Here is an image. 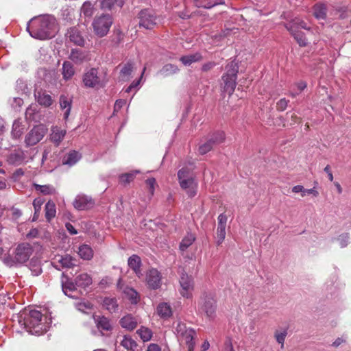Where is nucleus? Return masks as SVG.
I'll use <instances>...</instances> for the list:
<instances>
[{
	"label": "nucleus",
	"instance_id": "1",
	"mask_svg": "<svg viewBox=\"0 0 351 351\" xmlns=\"http://www.w3.org/2000/svg\"><path fill=\"white\" fill-rule=\"evenodd\" d=\"M27 30L34 38L39 40L51 38L58 31L56 19L51 15L34 17L27 23Z\"/></svg>",
	"mask_w": 351,
	"mask_h": 351
},
{
	"label": "nucleus",
	"instance_id": "2",
	"mask_svg": "<svg viewBox=\"0 0 351 351\" xmlns=\"http://www.w3.org/2000/svg\"><path fill=\"white\" fill-rule=\"evenodd\" d=\"M19 322L31 334H43L49 328L47 317L36 310L25 311L21 314Z\"/></svg>",
	"mask_w": 351,
	"mask_h": 351
},
{
	"label": "nucleus",
	"instance_id": "3",
	"mask_svg": "<svg viewBox=\"0 0 351 351\" xmlns=\"http://www.w3.org/2000/svg\"><path fill=\"white\" fill-rule=\"evenodd\" d=\"M108 82L107 71L96 68H90L82 75V82L85 87L99 89Z\"/></svg>",
	"mask_w": 351,
	"mask_h": 351
},
{
	"label": "nucleus",
	"instance_id": "4",
	"mask_svg": "<svg viewBox=\"0 0 351 351\" xmlns=\"http://www.w3.org/2000/svg\"><path fill=\"white\" fill-rule=\"evenodd\" d=\"M174 333L176 335L180 345H185L188 351H193L195 346V332L186 324L178 320L173 323Z\"/></svg>",
	"mask_w": 351,
	"mask_h": 351
},
{
	"label": "nucleus",
	"instance_id": "5",
	"mask_svg": "<svg viewBox=\"0 0 351 351\" xmlns=\"http://www.w3.org/2000/svg\"><path fill=\"white\" fill-rule=\"evenodd\" d=\"M180 186L189 197H193L197 194V182L187 167H183L178 172Z\"/></svg>",
	"mask_w": 351,
	"mask_h": 351
},
{
	"label": "nucleus",
	"instance_id": "6",
	"mask_svg": "<svg viewBox=\"0 0 351 351\" xmlns=\"http://www.w3.org/2000/svg\"><path fill=\"white\" fill-rule=\"evenodd\" d=\"M199 309L208 318L213 319L217 309L215 294L213 292H204L199 301Z\"/></svg>",
	"mask_w": 351,
	"mask_h": 351
},
{
	"label": "nucleus",
	"instance_id": "7",
	"mask_svg": "<svg viewBox=\"0 0 351 351\" xmlns=\"http://www.w3.org/2000/svg\"><path fill=\"white\" fill-rule=\"evenodd\" d=\"M226 69V73L222 76L223 88L225 92L231 95L234 93L237 85L236 80L239 68L237 64L232 61L228 64Z\"/></svg>",
	"mask_w": 351,
	"mask_h": 351
},
{
	"label": "nucleus",
	"instance_id": "8",
	"mask_svg": "<svg viewBox=\"0 0 351 351\" xmlns=\"http://www.w3.org/2000/svg\"><path fill=\"white\" fill-rule=\"evenodd\" d=\"M112 23V18L108 14L95 16L92 23L95 34L99 37L105 36L108 33Z\"/></svg>",
	"mask_w": 351,
	"mask_h": 351
},
{
	"label": "nucleus",
	"instance_id": "9",
	"mask_svg": "<svg viewBox=\"0 0 351 351\" xmlns=\"http://www.w3.org/2000/svg\"><path fill=\"white\" fill-rule=\"evenodd\" d=\"M139 25L147 29H152L157 25V16L153 11L145 9L138 14Z\"/></svg>",
	"mask_w": 351,
	"mask_h": 351
},
{
	"label": "nucleus",
	"instance_id": "10",
	"mask_svg": "<svg viewBox=\"0 0 351 351\" xmlns=\"http://www.w3.org/2000/svg\"><path fill=\"white\" fill-rule=\"evenodd\" d=\"M47 129L43 125L34 127L26 135L25 142L27 146H32L40 142L45 136Z\"/></svg>",
	"mask_w": 351,
	"mask_h": 351
},
{
	"label": "nucleus",
	"instance_id": "11",
	"mask_svg": "<svg viewBox=\"0 0 351 351\" xmlns=\"http://www.w3.org/2000/svg\"><path fill=\"white\" fill-rule=\"evenodd\" d=\"M32 253V248L28 243L19 244L12 256V261L15 263H24Z\"/></svg>",
	"mask_w": 351,
	"mask_h": 351
},
{
	"label": "nucleus",
	"instance_id": "12",
	"mask_svg": "<svg viewBox=\"0 0 351 351\" xmlns=\"http://www.w3.org/2000/svg\"><path fill=\"white\" fill-rule=\"evenodd\" d=\"M180 284L181 286L180 294L184 298H191L194 288L193 278L186 274H182Z\"/></svg>",
	"mask_w": 351,
	"mask_h": 351
},
{
	"label": "nucleus",
	"instance_id": "13",
	"mask_svg": "<svg viewBox=\"0 0 351 351\" xmlns=\"http://www.w3.org/2000/svg\"><path fill=\"white\" fill-rule=\"evenodd\" d=\"M161 274L156 269H151L146 274V282L152 289H157L161 286Z\"/></svg>",
	"mask_w": 351,
	"mask_h": 351
},
{
	"label": "nucleus",
	"instance_id": "14",
	"mask_svg": "<svg viewBox=\"0 0 351 351\" xmlns=\"http://www.w3.org/2000/svg\"><path fill=\"white\" fill-rule=\"evenodd\" d=\"M73 206L79 210H86L92 208L95 204L94 200L85 195H78L73 201Z\"/></svg>",
	"mask_w": 351,
	"mask_h": 351
},
{
	"label": "nucleus",
	"instance_id": "15",
	"mask_svg": "<svg viewBox=\"0 0 351 351\" xmlns=\"http://www.w3.org/2000/svg\"><path fill=\"white\" fill-rule=\"evenodd\" d=\"M69 58L76 64H81L90 60L88 52L80 49H72Z\"/></svg>",
	"mask_w": 351,
	"mask_h": 351
},
{
	"label": "nucleus",
	"instance_id": "16",
	"mask_svg": "<svg viewBox=\"0 0 351 351\" xmlns=\"http://www.w3.org/2000/svg\"><path fill=\"white\" fill-rule=\"evenodd\" d=\"M67 39L74 45L82 47L84 45V38L77 27H73L68 29L66 34Z\"/></svg>",
	"mask_w": 351,
	"mask_h": 351
},
{
	"label": "nucleus",
	"instance_id": "17",
	"mask_svg": "<svg viewBox=\"0 0 351 351\" xmlns=\"http://www.w3.org/2000/svg\"><path fill=\"white\" fill-rule=\"evenodd\" d=\"M285 28L289 31L291 35L295 38L300 47H306L308 44L307 39L302 31L296 29L295 26L285 25Z\"/></svg>",
	"mask_w": 351,
	"mask_h": 351
},
{
	"label": "nucleus",
	"instance_id": "18",
	"mask_svg": "<svg viewBox=\"0 0 351 351\" xmlns=\"http://www.w3.org/2000/svg\"><path fill=\"white\" fill-rule=\"evenodd\" d=\"M51 133L50 134V140L55 144L56 146H59L60 143L64 139L66 131L58 126H53L51 128Z\"/></svg>",
	"mask_w": 351,
	"mask_h": 351
},
{
	"label": "nucleus",
	"instance_id": "19",
	"mask_svg": "<svg viewBox=\"0 0 351 351\" xmlns=\"http://www.w3.org/2000/svg\"><path fill=\"white\" fill-rule=\"evenodd\" d=\"M313 15L318 20H326L327 17V5L323 3H315L312 8Z\"/></svg>",
	"mask_w": 351,
	"mask_h": 351
},
{
	"label": "nucleus",
	"instance_id": "20",
	"mask_svg": "<svg viewBox=\"0 0 351 351\" xmlns=\"http://www.w3.org/2000/svg\"><path fill=\"white\" fill-rule=\"evenodd\" d=\"M94 320L97 328L101 330L110 331L112 329V326L110 320L104 316L95 315Z\"/></svg>",
	"mask_w": 351,
	"mask_h": 351
},
{
	"label": "nucleus",
	"instance_id": "21",
	"mask_svg": "<svg viewBox=\"0 0 351 351\" xmlns=\"http://www.w3.org/2000/svg\"><path fill=\"white\" fill-rule=\"evenodd\" d=\"M25 159V155L22 150L15 149L10 154L8 157V162L10 164L18 165L21 164Z\"/></svg>",
	"mask_w": 351,
	"mask_h": 351
},
{
	"label": "nucleus",
	"instance_id": "22",
	"mask_svg": "<svg viewBox=\"0 0 351 351\" xmlns=\"http://www.w3.org/2000/svg\"><path fill=\"white\" fill-rule=\"evenodd\" d=\"M35 97L37 102L44 107H49L53 104L52 97L45 91L37 92Z\"/></svg>",
	"mask_w": 351,
	"mask_h": 351
},
{
	"label": "nucleus",
	"instance_id": "23",
	"mask_svg": "<svg viewBox=\"0 0 351 351\" xmlns=\"http://www.w3.org/2000/svg\"><path fill=\"white\" fill-rule=\"evenodd\" d=\"M137 324L136 319L131 315H127L120 320L121 326L128 330H134L137 326Z\"/></svg>",
	"mask_w": 351,
	"mask_h": 351
},
{
	"label": "nucleus",
	"instance_id": "24",
	"mask_svg": "<svg viewBox=\"0 0 351 351\" xmlns=\"http://www.w3.org/2000/svg\"><path fill=\"white\" fill-rule=\"evenodd\" d=\"M72 99L67 96L61 95L60 97V106L62 110H65L64 112V119H67L71 109Z\"/></svg>",
	"mask_w": 351,
	"mask_h": 351
},
{
	"label": "nucleus",
	"instance_id": "25",
	"mask_svg": "<svg viewBox=\"0 0 351 351\" xmlns=\"http://www.w3.org/2000/svg\"><path fill=\"white\" fill-rule=\"evenodd\" d=\"M75 71L73 64L69 61H64L62 64V74L64 80H69L75 75Z\"/></svg>",
	"mask_w": 351,
	"mask_h": 351
},
{
	"label": "nucleus",
	"instance_id": "26",
	"mask_svg": "<svg viewBox=\"0 0 351 351\" xmlns=\"http://www.w3.org/2000/svg\"><path fill=\"white\" fill-rule=\"evenodd\" d=\"M81 158V154L76 152L72 151L66 154L63 159L62 163L69 166L74 165Z\"/></svg>",
	"mask_w": 351,
	"mask_h": 351
},
{
	"label": "nucleus",
	"instance_id": "27",
	"mask_svg": "<svg viewBox=\"0 0 351 351\" xmlns=\"http://www.w3.org/2000/svg\"><path fill=\"white\" fill-rule=\"evenodd\" d=\"M60 264L62 267H71L75 265V260L69 255L58 256L55 258L53 264Z\"/></svg>",
	"mask_w": 351,
	"mask_h": 351
},
{
	"label": "nucleus",
	"instance_id": "28",
	"mask_svg": "<svg viewBox=\"0 0 351 351\" xmlns=\"http://www.w3.org/2000/svg\"><path fill=\"white\" fill-rule=\"evenodd\" d=\"M125 297L130 301L132 304H137L140 300L138 293L132 287H127L123 290Z\"/></svg>",
	"mask_w": 351,
	"mask_h": 351
},
{
	"label": "nucleus",
	"instance_id": "29",
	"mask_svg": "<svg viewBox=\"0 0 351 351\" xmlns=\"http://www.w3.org/2000/svg\"><path fill=\"white\" fill-rule=\"evenodd\" d=\"M141 258L137 255H132L128 259L129 267L135 272L137 276H140L141 273Z\"/></svg>",
	"mask_w": 351,
	"mask_h": 351
},
{
	"label": "nucleus",
	"instance_id": "30",
	"mask_svg": "<svg viewBox=\"0 0 351 351\" xmlns=\"http://www.w3.org/2000/svg\"><path fill=\"white\" fill-rule=\"evenodd\" d=\"M202 55L199 53H195L193 54L183 56L180 58V60L184 65L190 66L191 64L194 62H197L202 60Z\"/></svg>",
	"mask_w": 351,
	"mask_h": 351
},
{
	"label": "nucleus",
	"instance_id": "31",
	"mask_svg": "<svg viewBox=\"0 0 351 351\" xmlns=\"http://www.w3.org/2000/svg\"><path fill=\"white\" fill-rule=\"evenodd\" d=\"M75 285L78 287L86 288L92 284V278L87 274H81L75 280Z\"/></svg>",
	"mask_w": 351,
	"mask_h": 351
},
{
	"label": "nucleus",
	"instance_id": "32",
	"mask_svg": "<svg viewBox=\"0 0 351 351\" xmlns=\"http://www.w3.org/2000/svg\"><path fill=\"white\" fill-rule=\"evenodd\" d=\"M156 310L158 315L162 318H168L172 314L170 305L166 302L159 304Z\"/></svg>",
	"mask_w": 351,
	"mask_h": 351
},
{
	"label": "nucleus",
	"instance_id": "33",
	"mask_svg": "<svg viewBox=\"0 0 351 351\" xmlns=\"http://www.w3.org/2000/svg\"><path fill=\"white\" fill-rule=\"evenodd\" d=\"M78 254L84 260H90L93 257V250L89 245L84 244L79 247Z\"/></svg>",
	"mask_w": 351,
	"mask_h": 351
},
{
	"label": "nucleus",
	"instance_id": "34",
	"mask_svg": "<svg viewBox=\"0 0 351 351\" xmlns=\"http://www.w3.org/2000/svg\"><path fill=\"white\" fill-rule=\"evenodd\" d=\"M195 240V237L193 234L188 233L181 241L179 248L180 251L184 252L189 247H190Z\"/></svg>",
	"mask_w": 351,
	"mask_h": 351
},
{
	"label": "nucleus",
	"instance_id": "35",
	"mask_svg": "<svg viewBox=\"0 0 351 351\" xmlns=\"http://www.w3.org/2000/svg\"><path fill=\"white\" fill-rule=\"evenodd\" d=\"M34 187L36 191L45 195H54L56 193L55 187L50 184L40 185L38 184H34Z\"/></svg>",
	"mask_w": 351,
	"mask_h": 351
},
{
	"label": "nucleus",
	"instance_id": "36",
	"mask_svg": "<svg viewBox=\"0 0 351 351\" xmlns=\"http://www.w3.org/2000/svg\"><path fill=\"white\" fill-rule=\"evenodd\" d=\"M120 344L126 350L135 351L138 347L136 342L130 337L124 336L121 341Z\"/></svg>",
	"mask_w": 351,
	"mask_h": 351
},
{
	"label": "nucleus",
	"instance_id": "37",
	"mask_svg": "<svg viewBox=\"0 0 351 351\" xmlns=\"http://www.w3.org/2000/svg\"><path fill=\"white\" fill-rule=\"evenodd\" d=\"M56 214V204L52 201H48L45 205V217L48 221H50L55 217Z\"/></svg>",
	"mask_w": 351,
	"mask_h": 351
},
{
	"label": "nucleus",
	"instance_id": "38",
	"mask_svg": "<svg viewBox=\"0 0 351 351\" xmlns=\"http://www.w3.org/2000/svg\"><path fill=\"white\" fill-rule=\"evenodd\" d=\"M133 71V65L132 63L128 62L123 64L120 71V77L123 81L129 80Z\"/></svg>",
	"mask_w": 351,
	"mask_h": 351
},
{
	"label": "nucleus",
	"instance_id": "39",
	"mask_svg": "<svg viewBox=\"0 0 351 351\" xmlns=\"http://www.w3.org/2000/svg\"><path fill=\"white\" fill-rule=\"evenodd\" d=\"M179 71L178 67L172 64H167L162 66V68L160 70L159 73L164 76H169L173 74H175Z\"/></svg>",
	"mask_w": 351,
	"mask_h": 351
},
{
	"label": "nucleus",
	"instance_id": "40",
	"mask_svg": "<svg viewBox=\"0 0 351 351\" xmlns=\"http://www.w3.org/2000/svg\"><path fill=\"white\" fill-rule=\"evenodd\" d=\"M104 307L109 312H114L118 308V304L115 298H106L103 301Z\"/></svg>",
	"mask_w": 351,
	"mask_h": 351
},
{
	"label": "nucleus",
	"instance_id": "41",
	"mask_svg": "<svg viewBox=\"0 0 351 351\" xmlns=\"http://www.w3.org/2000/svg\"><path fill=\"white\" fill-rule=\"evenodd\" d=\"M94 12V5L90 1H85L81 8V13L84 16L90 18L93 15Z\"/></svg>",
	"mask_w": 351,
	"mask_h": 351
},
{
	"label": "nucleus",
	"instance_id": "42",
	"mask_svg": "<svg viewBox=\"0 0 351 351\" xmlns=\"http://www.w3.org/2000/svg\"><path fill=\"white\" fill-rule=\"evenodd\" d=\"M136 332L144 342L149 341L153 335L152 330L145 326L141 327Z\"/></svg>",
	"mask_w": 351,
	"mask_h": 351
},
{
	"label": "nucleus",
	"instance_id": "43",
	"mask_svg": "<svg viewBox=\"0 0 351 351\" xmlns=\"http://www.w3.org/2000/svg\"><path fill=\"white\" fill-rule=\"evenodd\" d=\"M285 25L295 26L296 29H304L306 30H310V28L307 26L306 22H304L302 19L297 18L288 23L285 24Z\"/></svg>",
	"mask_w": 351,
	"mask_h": 351
},
{
	"label": "nucleus",
	"instance_id": "44",
	"mask_svg": "<svg viewBox=\"0 0 351 351\" xmlns=\"http://www.w3.org/2000/svg\"><path fill=\"white\" fill-rule=\"evenodd\" d=\"M23 125L19 121H15L12 125V134L15 138H19L23 132Z\"/></svg>",
	"mask_w": 351,
	"mask_h": 351
},
{
	"label": "nucleus",
	"instance_id": "45",
	"mask_svg": "<svg viewBox=\"0 0 351 351\" xmlns=\"http://www.w3.org/2000/svg\"><path fill=\"white\" fill-rule=\"evenodd\" d=\"M138 173V171H132L130 173H126L121 174L119 176V180L121 183L128 184L132 182L135 178L136 175Z\"/></svg>",
	"mask_w": 351,
	"mask_h": 351
},
{
	"label": "nucleus",
	"instance_id": "46",
	"mask_svg": "<svg viewBox=\"0 0 351 351\" xmlns=\"http://www.w3.org/2000/svg\"><path fill=\"white\" fill-rule=\"evenodd\" d=\"M215 145L208 139L206 142L201 144L199 146V152L200 154L204 155L210 152Z\"/></svg>",
	"mask_w": 351,
	"mask_h": 351
},
{
	"label": "nucleus",
	"instance_id": "47",
	"mask_svg": "<svg viewBox=\"0 0 351 351\" xmlns=\"http://www.w3.org/2000/svg\"><path fill=\"white\" fill-rule=\"evenodd\" d=\"M226 237V226H217V245H220Z\"/></svg>",
	"mask_w": 351,
	"mask_h": 351
},
{
	"label": "nucleus",
	"instance_id": "48",
	"mask_svg": "<svg viewBox=\"0 0 351 351\" xmlns=\"http://www.w3.org/2000/svg\"><path fill=\"white\" fill-rule=\"evenodd\" d=\"M209 139L214 145L220 144L225 140V134L223 132H217Z\"/></svg>",
	"mask_w": 351,
	"mask_h": 351
},
{
	"label": "nucleus",
	"instance_id": "49",
	"mask_svg": "<svg viewBox=\"0 0 351 351\" xmlns=\"http://www.w3.org/2000/svg\"><path fill=\"white\" fill-rule=\"evenodd\" d=\"M295 86L297 87V90H291V92H290V95L292 97H295L300 93H301L302 90H304L306 87V83L305 82L301 81V82L295 84Z\"/></svg>",
	"mask_w": 351,
	"mask_h": 351
},
{
	"label": "nucleus",
	"instance_id": "50",
	"mask_svg": "<svg viewBox=\"0 0 351 351\" xmlns=\"http://www.w3.org/2000/svg\"><path fill=\"white\" fill-rule=\"evenodd\" d=\"M76 287L75 282H66L65 283H62V289L66 295H69V292L75 290Z\"/></svg>",
	"mask_w": 351,
	"mask_h": 351
},
{
	"label": "nucleus",
	"instance_id": "51",
	"mask_svg": "<svg viewBox=\"0 0 351 351\" xmlns=\"http://www.w3.org/2000/svg\"><path fill=\"white\" fill-rule=\"evenodd\" d=\"M287 335V332L286 330H283L281 331L277 330L275 332V338H276L277 342L278 343H280L282 345V346H283Z\"/></svg>",
	"mask_w": 351,
	"mask_h": 351
},
{
	"label": "nucleus",
	"instance_id": "52",
	"mask_svg": "<svg viewBox=\"0 0 351 351\" xmlns=\"http://www.w3.org/2000/svg\"><path fill=\"white\" fill-rule=\"evenodd\" d=\"M145 183L147 186L148 190L150 193V195L152 196L154 193L155 186H157L156 181L155 178H150L145 180Z\"/></svg>",
	"mask_w": 351,
	"mask_h": 351
},
{
	"label": "nucleus",
	"instance_id": "53",
	"mask_svg": "<svg viewBox=\"0 0 351 351\" xmlns=\"http://www.w3.org/2000/svg\"><path fill=\"white\" fill-rule=\"evenodd\" d=\"M194 1L195 2V5L197 7L204 8L206 9H210L218 3L211 2L203 3L202 1H201V0H194Z\"/></svg>",
	"mask_w": 351,
	"mask_h": 351
},
{
	"label": "nucleus",
	"instance_id": "54",
	"mask_svg": "<svg viewBox=\"0 0 351 351\" xmlns=\"http://www.w3.org/2000/svg\"><path fill=\"white\" fill-rule=\"evenodd\" d=\"M289 102V101L285 98L280 99L276 104L277 110L284 111L287 108Z\"/></svg>",
	"mask_w": 351,
	"mask_h": 351
},
{
	"label": "nucleus",
	"instance_id": "55",
	"mask_svg": "<svg viewBox=\"0 0 351 351\" xmlns=\"http://www.w3.org/2000/svg\"><path fill=\"white\" fill-rule=\"evenodd\" d=\"M114 5V0H103L101 3V9L111 10Z\"/></svg>",
	"mask_w": 351,
	"mask_h": 351
},
{
	"label": "nucleus",
	"instance_id": "56",
	"mask_svg": "<svg viewBox=\"0 0 351 351\" xmlns=\"http://www.w3.org/2000/svg\"><path fill=\"white\" fill-rule=\"evenodd\" d=\"M43 204V200H42L40 198H36L34 200L33 206H34V210H35V215H36V213H39Z\"/></svg>",
	"mask_w": 351,
	"mask_h": 351
},
{
	"label": "nucleus",
	"instance_id": "57",
	"mask_svg": "<svg viewBox=\"0 0 351 351\" xmlns=\"http://www.w3.org/2000/svg\"><path fill=\"white\" fill-rule=\"evenodd\" d=\"M349 236L348 234H341L339 237L338 241L341 247H344L348 245Z\"/></svg>",
	"mask_w": 351,
	"mask_h": 351
},
{
	"label": "nucleus",
	"instance_id": "58",
	"mask_svg": "<svg viewBox=\"0 0 351 351\" xmlns=\"http://www.w3.org/2000/svg\"><path fill=\"white\" fill-rule=\"evenodd\" d=\"M145 71V68H144V69H143V71ZM143 73H144V72H143ZM143 73H142V75H141V77H140V79H139V80H136V81H134V82H132V84H130V85L127 88V89H126V90H125L127 93L130 92V91L132 90V88H136V87H137V86L139 85L140 82H141V78H142V77H143Z\"/></svg>",
	"mask_w": 351,
	"mask_h": 351
},
{
	"label": "nucleus",
	"instance_id": "59",
	"mask_svg": "<svg viewBox=\"0 0 351 351\" xmlns=\"http://www.w3.org/2000/svg\"><path fill=\"white\" fill-rule=\"evenodd\" d=\"M227 217L224 214L218 216V226H226Z\"/></svg>",
	"mask_w": 351,
	"mask_h": 351
},
{
	"label": "nucleus",
	"instance_id": "60",
	"mask_svg": "<svg viewBox=\"0 0 351 351\" xmlns=\"http://www.w3.org/2000/svg\"><path fill=\"white\" fill-rule=\"evenodd\" d=\"M125 101L123 99L117 100L114 106V112L119 110L125 104Z\"/></svg>",
	"mask_w": 351,
	"mask_h": 351
},
{
	"label": "nucleus",
	"instance_id": "61",
	"mask_svg": "<svg viewBox=\"0 0 351 351\" xmlns=\"http://www.w3.org/2000/svg\"><path fill=\"white\" fill-rule=\"evenodd\" d=\"M38 235V230L36 228H32L27 234V237L29 239L36 238Z\"/></svg>",
	"mask_w": 351,
	"mask_h": 351
},
{
	"label": "nucleus",
	"instance_id": "62",
	"mask_svg": "<svg viewBox=\"0 0 351 351\" xmlns=\"http://www.w3.org/2000/svg\"><path fill=\"white\" fill-rule=\"evenodd\" d=\"M215 66V62H207V63L204 64L202 66V69L203 71H210V69H212Z\"/></svg>",
	"mask_w": 351,
	"mask_h": 351
},
{
	"label": "nucleus",
	"instance_id": "63",
	"mask_svg": "<svg viewBox=\"0 0 351 351\" xmlns=\"http://www.w3.org/2000/svg\"><path fill=\"white\" fill-rule=\"evenodd\" d=\"M12 218L14 219H17L22 215V213L18 208H12Z\"/></svg>",
	"mask_w": 351,
	"mask_h": 351
},
{
	"label": "nucleus",
	"instance_id": "64",
	"mask_svg": "<svg viewBox=\"0 0 351 351\" xmlns=\"http://www.w3.org/2000/svg\"><path fill=\"white\" fill-rule=\"evenodd\" d=\"M147 351H161L160 347L156 343H151L148 348Z\"/></svg>",
	"mask_w": 351,
	"mask_h": 351
}]
</instances>
